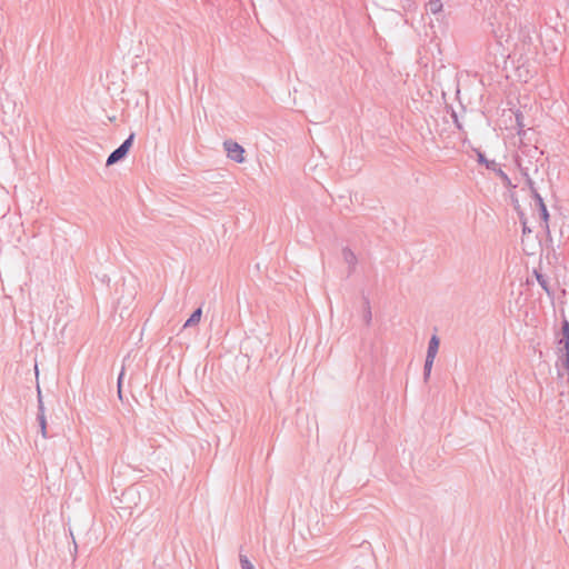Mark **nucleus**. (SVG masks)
Listing matches in <instances>:
<instances>
[{
    "instance_id": "obj_8",
    "label": "nucleus",
    "mask_w": 569,
    "mask_h": 569,
    "mask_svg": "<svg viewBox=\"0 0 569 569\" xmlns=\"http://www.w3.org/2000/svg\"><path fill=\"white\" fill-rule=\"evenodd\" d=\"M536 202H537V206L539 207V211H540V217L541 219L545 221L546 223V229H548V219H549V213H548V210H547V207L543 202V199L540 194H536Z\"/></svg>"
},
{
    "instance_id": "obj_12",
    "label": "nucleus",
    "mask_w": 569,
    "mask_h": 569,
    "mask_svg": "<svg viewBox=\"0 0 569 569\" xmlns=\"http://www.w3.org/2000/svg\"><path fill=\"white\" fill-rule=\"evenodd\" d=\"M521 172L523 174V177L526 178V183L527 186L529 187L530 191H531V194H532V198L536 200V194H540L535 186V182L533 180L529 177L528 172L526 169H521Z\"/></svg>"
},
{
    "instance_id": "obj_14",
    "label": "nucleus",
    "mask_w": 569,
    "mask_h": 569,
    "mask_svg": "<svg viewBox=\"0 0 569 569\" xmlns=\"http://www.w3.org/2000/svg\"><path fill=\"white\" fill-rule=\"evenodd\" d=\"M362 318H363V321L366 322V325H370L371 319H372V313H371L369 300L367 298H365V309H363Z\"/></svg>"
},
{
    "instance_id": "obj_1",
    "label": "nucleus",
    "mask_w": 569,
    "mask_h": 569,
    "mask_svg": "<svg viewBox=\"0 0 569 569\" xmlns=\"http://www.w3.org/2000/svg\"><path fill=\"white\" fill-rule=\"evenodd\" d=\"M559 360L566 370H569V321L563 319L560 337L557 341Z\"/></svg>"
},
{
    "instance_id": "obj_18",
    "label": "nucleus",
    "mask_w": 569,
    "mask_h": 569,
    "mask_svg": "<svg viewBox=\"0 0 569 569\" xmlns=\"http://www.w3.org/2000/svg\"><path fill=\"white\" fill-rule=\"evenodd\" d=\"M239 560L242 569H254L253 565L251 563L247 556L240 555Z\"/></svg>"
},
{
    "instance_id": "obj_19",
    "label": "nucleus",
    "mask_w": 569,
    "mask_h": 569,
    "mask_svg": "<svg viewBox=\"0 0 569 569\" xmlns=\"http://www.w3.org/2000/svg\"><path fill=\"white\" fill-rule=\"evenodd\" d=\"M124 368H126V363H123L122 370L118 377V395H119L120 399L122 398L121 386H122V379L124 376Z\"/></svg>"
},
{
    "instance_id": "obj_6",
    "label": "nucleus",
    "mask_w": 569,
    "mask_h": 569,
    "mask_svg": "<svg viewBox=\"0 0 569 569\" xmlns=\"http://www.w3.org/2000/svg\"><path fill=\"white\" fill-rule=\"evenodd\" d=\"M342 258L343 261L349 266L348 273L351 274L355 271L356 264L358 262L357 256L350 248L346 247L342 249Z\"/></svg>"
},
{
    "instance_id": "obj_16",
    "label": "nucleus",
    "mask_w": 569,
    "mask_h": 569,
    "mask_svg": "<svg viewBox=\"0 0 569 569\" xmlns=\"http://www.w3.org/2000/svg\"><path fill=\"white\" fill-rule=\"evenodd\" d=\"M535 274H536L537 281L542 287V289L549 293L550 291H549V287H548V280L546 279V277L538 271H535Z\"/></svg>"
},
{
    "instance_id": "obj_13",
    "label": "nucleus",
    "mask_w": 569,
    "mask_h": 569,
    "mask_svg": "<svg viewBox=\"0 0 569 569\" xmlns=\"http://www.w3.org/2000/svg\"><path fill=\"white\" fill-rule=\"evenodd\" d=\"M433 361H435V358H428V356H426L425 366H423V379H425V381H428V379L430 378V373H431V369H432V366H433Z\"/></svg>"
},
{
    "instance_id": "obj_5",
    "label": "nucleus",
    "mask_w": 569,
    "mask_h": 569,
    "mask_svg": "<svg viewBox=\"0 0 569 569\" xmlns=\"http://www.w3.org/2000/svg\"><path fill=\"white\" fill-rule=\"evenodd\" d=\"M41 435L43 438H47V421L44 416V406L41 397L40 388L38 387V416H37Z\"/></svg>"
},
{
    "instance_id": "obj_3",
    "label": "nucleus",
    "mask_w": 569,
    "mask_h": 569,
    "mask_svg": "<svg viewBox=\"0 0 569 569\" xmlns=\"http://www.w3.org/2000/svg\"><path fill=\"white\" fill-rule=\"evenodd\" d=\"M478 162L486 166L487 169L493 171L500 179L503 186L512 187L511 180L507 176V173L499 167V164L495 160H488L482 152H477Z\"/></svg>"
},
{
    "instance_id": "obj_4",
    "label": "nucleus",
    "mask_w": 569,
    "mask_h": 569,
    "mask_svg": "<svg viewBox=\"0 0 569 569\" xmlns=\"http://www.w3.org/2000/svg\"><path fill=\"white\" fill-rule=\"evenodd\" d=\"M224 150L227 152L228 158L231 160L242 163L244 161V149L236 141L226 140L223 142Z\"/></svg>"
},
{
    "instance_id": "obj_9",
    "label": "nucleus",
    "mask_w": 569,
    "mask_h": 569,
    "mask_svg": "<svg viewBox=\"0 0 569 569\" xmlns=\"http://www.w3.org/2000/svg\"><path fill=\"white\" fill-rule=\"evenodd\" d=\"M201 316H202V310L201 308H197L192 313L191 316L189 317V319L186 321L184 323V328L187 327H192V326H196L199 323L200 319H201Z\"/></svg>"
},
{
    "instance_id": "obj_7",
    "label": "nucleus",
    "mask_w": 569,
    "mask_h": 569,
    "mask_svg": "<svg viewBox=\"0 0 569 569\" xmlns=\"http://www.w3.org/2000/svg\"><path fill=\"white\" fill-rule=\"evenodd\" d=\"M439 345H440L439 338L436 335H433L430 338L429 343H428V349H427L428 358H436L438 349H439Z\"/></svg>"
},
{
    "instance_id": "obj_2",
    "label": "nucleus",
    "mask_w": 569,
    "mask_h": 569,
    "mask_svg": "<svg viewBox=\"0 0 569 569\" xmlns=\"http://www.w3.org/2000/svg\"><path fill=\"white\" fill-rule=\"evenodd\" d=\"M133 139H134V133H131L116 150H113L109 154L106 164L112 166V164L119 162L120 160H122L128 154V152L132 146Z\"/></svg>"
},
{
    "instance_id": "obj_15",
    "label": "nucleus",
    "mask_w": 569,
    "mask_h": 569,
    "mask_svg": "<svg viewBox=\"0 0 569 569\" xmlns=\"http://www.w3.org/2000/svg\"><path fill=\"white\" fill-rule=\"evenodd\" d=\"M138 496V491L134 488H129L122 492L121 501L133 500Z\"/></svg>"
},
{
    "instance_id": "obj_21",
    "label": "nucleus",
    "mask_w": 569,
    "mask_h": 569,
    "mask_svg": "<svg viewBox=\"0 0 569 569\" xmlns=\"http://www.w3.org/2000/svg\"><path fill=\"white\" fill-rule=\"evenodd\" d=\"M531 230L523 223V233L530 232Z\"/></svg>"
},
{
    "instance_id": "obj_17",
    "label": "nucleus",
    "mask_w": 569,
    "mask_h": 569,
    "mask_svg": "<svg viewBox=\"0 0 569 569\" xmlns=\"http://www.w3.org/2000/svg\"><path fill=\"white\" fill-rule=\"evenodd\" d=\"M132 299H133V293H132V292H129L128 298H126V299H124L123 297L119 298V299H118V301H117V305H118V307H120L121 305H123V306H122V308H123V309H128V308H129V305H130V303H131V301H132Z\"/></svg>"
},
{
    "instance_id": "obj_22",
    "label": "nucleus",
    "mask_w": 569,
    "mask_h": 569,
    "mask_svg": "<svg viewBox=\"0 0 569 569\" xmlns=\"http://www.w3.org/2000/svg\"><path fill=\"white\" fill-rule=\"evenodd\" d=\"M492 33H495L497 37H500V38L502 37V36H498L496 30H492Z\"/></svg>"
},
{
    "instance_id": "obj_10",
    "label": "nucleus",
    "mask_w": 569,
    "mask_h": 569,
    "mask_svg": "<svg viewBox=\"0 0 569 569\" xmlns=\"http://www.w3.org/2000/svg\"><path fill=\"white\" fill-rule=\"evenodd\" d=\"M427 10L432 14H437V13L441 12V10H442L441 0H430L427 3Z\"/></svg>"
},
{
    "instance_id": "obj_11",
    "label": "nucleus",
    "mask_w": 569,
    "mask_h": 569,
    "mask_svg": "<svg viewBox=\"0 0 569 569\" xmlns=\"http://www.w3.org/2000/svg\"><path fill=\"white\" fill-rule=\"evenodd\" d=\"M521 172L523 174V177L526 178V183L527 186L529 187L530 191H531V194H532V198L536 200V194H540L535 186V182L533 180L529 177L528 172L526 169H521Z\"/></svg>"
},
{
    "instance_id": "obj_20",
    "label": "nucleus",
    "mask_w": 569,
    "mask_h": 569,
    "mask_svg": "<svg viewBox=\"0 0 569 569\" xmlns=\"http://www.w3.org/2000/svg\"><path fill=\"white\" fill-rule=\"evenodd\" d=\"M453 117H455V122H456L457 127L459 129H461V124L459 123L457 116L455 114Z\"/></svg>"
}]
</instances>
